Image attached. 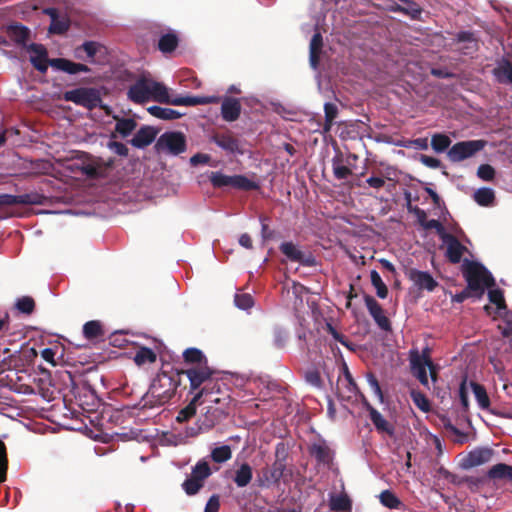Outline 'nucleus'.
Masks as SVG:
<instances>
[{
  "instance_id": "1",
  "label": "nucleus",
  "mask_w": 512,
  "mask_h": 512,
  "mask_svg": "<svg viewBox=\"0 0 512 512\" xmlns=\"http://www.w3.org/2000/svg\"><path fill=\"white\" fill-rule=\"evenodd\" d=\"M178 384L175 377L165 371L157 374L149 387L144 407L162 406L168 403L174 397Z\"/></svg>"
},
{
  "instance_id": "2",
  "label": "nucleus",
  "mask_w": 512,
  "mask_h": 512,
  "mask_svg": "<svg viewBox=\"0 0 512 512\" xmlns=\"http://www.w3.org/2000/svg\"><path fill=\"white\" fill-rule=\"evenodd\" d=\"M462 274L469 289H472L477 298L483 296L486 288L495 286L494 277L479 262L464 259L462 263Z\"/></svg>"
},
{
  "instance_id": "3",
  "label": "nucleus",
  "mask_w": 512,
  "mask_h": 512,
  "mask_svg": "<svg viewBox=\"0 0 512 512\" xmlns=\"http://www.w3.org/2000/svg\"><path fill=\"white\" fill-rule=\"evenodd\" d=\"M128 99L136 104H143L150 99L163 103L167 100V88L160 82L140 77L127 92Z\"/></svg>"
},
{
  "instance_id": "4",
  "label": "nucleus",
  "mask_w": 512,
  "mask_h": 512,
  "mask_svg": "<svg viewBox=\"0 0 512 512\" xmlns=\"http://www.w3.org/2000/svg\"><path fill=\"white\" fill-rule=\"evenodd\" d=\"M185 375L190 382V391L189 393H196L202 387H206L208 385H213L216 380H214V375L216 371L209 367L208 364L192 366L187 369L181 370L178 375Z\"/></svg>"
},
{
  "instance_id": "5",
  "label": "nucleus",
  "mask_w": 512,
  "mask_h": 512,
  "mask_svg": "<svg viewBox=\"0 0 512 512\" xmlns=\"http://www.w3.org/2000/svg\"><path fill=\"white\" fill-rule=\"evenodd\" d=\"M202 392L201 404L207 402L209 405L229 409L232 399L229 393V387L225 383L216 380L213 385L202 387L197 393Z\"/></svg>"
},
{
  "instance_id": "6",
  "label": "nucleus",
  "mask_w": 512,
  "mask_h": 512,
  "mask_svg": "<svg viewBox=\"0 0 512 512\" xmlns=\"http://www.w3.org/2000/svg\"><path fill=\"white\" fill-rule=\"evenodd\" d=\"M229 414V409L221 408L219 406L208 405L205 407V412L202 416L201 424L198 428H188L186 430L187 437H195L200 431H208L223 421Z\"/></svg>"
},
{
  "instance_id": "7",
  "label": "nucleus",
  "mask_w": 512,
  "mask_h": 512,
  "mask_svg": "<svg viewBox=\"0 0 512 512\" xmlns=\"http://www.w3.org/2000/svg\"><path fill=\"white\" fill-rule=\"evenodd\" d=\"M209 180L215 188L231 186L243 191H251L259 188L256 182L248 179L244 175L228 176L221 172H212Z\"/></svg>"
},
{
  "instance_id": "8",
  "label": "nucleus",
  "mask_w": 512,
  "mask_h": 512,
  "mask_svg": "<svg viewBox=\"0 0 512 512\" xmlns=\"http://www.w3.org/2000/svg\"><path fill=\"white\" fill-rule=\"evenodd\" d=\"M65 101H70L76 105L85 107L88 110H92L99 106L102 102L100 93L95 88H76L70 91H66L63 94Z\"/></svg>"
},
{
  "instance_id": "9",
  "label": "nucleus",
  "mask_w": 512,
  "mask_h": 512,
  "mask_svg": "<svg viewBox=\"0 0 512 512\" xmlns=\"http://www.w3.org/2000/svg\"><path fill=\"white\" fill-rule=\"evenodd\" d=\"M486 146L484 140H468L455 143L447 152L451 162H460L472 157Z\"/></svg>"
},
{
  "instance_id": "10",
  "label": "nucleus",
  "mask_w": 512,
  "mask_h": 512,
  "mask_svg": "<svg viewBox=\"0 0 512 512\" xmlns=\"http://www.w3.org/2000/svg\"><path fill=\"white\" fill-rule=\"evenodd\" d=\"M186 138L181 132H165L156 143V148L166 150L172 155H179L186 150Z\"/></svg>"
},
{
  "instance_id": "11",
  "label": "nucleus",
  "mask_w": 512,
  "mask_h": 512,
  "mask_svg": "<svg viewBox=\"0 0 512 512\" xmlns=\"http://www.w3.org/2000/svg\"><path fill=\"white\" fill-rule=\"evenodd\" d=\"M410 364L413 375L419 380V382L428 386V375H427V365L431 364L430 358V350L429 348H425L422 351V354H419L418 351L410 352Z\"/></svg>"
},
{
  "instance_id": "12",
  "label": "nucleus",
  "mask_w": 512,
  "mask_h": 512,
  "mask_svg": "<svg viewBox=\"0 0 512 512\" xmlns=\"http://www.w3.org/2000/svg\"><path fill=\"white\" fill-rule=\"evenodd\" d=\"M210 142L215 143L219 148L227 154H243L240 147V141L232 131L214 132L209 137Z\"/></svg>"
},
{
  "instance_id": "13",
  "label": "nucleus",
  "mask_w": 512,
  "mask_h": 512,
  "mask_svg": "<svg viewBox=\"0 0 512 512\" xmlns=\"http://www.w3.org/2000/svg\"><path fill=\"white\" fill-rule=\"evenodd\" d=\"M494 450L488 447H478L470 451L461 461L462 469L468 470L491 461Z\"/></svg>"
},
{
  "instance_id": "14",
  "label": "nucleus",
  "mask_w": 512,
  "mask_h": 512,
  "mask_svg": "<svg viewBox=\"0 0 512 512\" xmlns=\"http://www.w3.org/2000/svg\"><path fill=\"white\" fill-rule=\"evenodd\" d=\"M31 53L30 62L33 67L42 74H45L50 66L51 59L48 58L47 48L43 44L31 43L26 46Z\"/></svg>"
},
{
  "instance_id": "15",
  "label": "nucleus",
  "mask_w": 512,
  "mask_h": 512,
  "mask_svg": "<svg viewBox=\"0 0 512 512\" xmlns=\"http://www.w3.org/2000/svg\"><path fill=\"white\" fill-rule=\"evenodd\" d=\"M405 275L419 290L432 292L438 286V282L427 271L410 268L406 270Z\"/></svg>"
},
{
  "instance_id": "16",
  "label": "nucleus",
  "mask_w": 512,
  "mask_h": 512,
  "mask_svg": "<svg viewBox=\"0 0 512 512\" xmlns=\"http://www.w3.org/2000/svg\"><path fill=\"white\" fill-rule=\"evenodd\" d=\"M364 302L365 305L378 325V327L386 332H389L392 330L391 322L387 316L384 315V311L382 306L376 301L374 297L371 295H365L364 296Z\"/></svg>"
},
{
  "instance_id": "17",
  "label": "nucleus",
  "mask_w": 512,
  "mask_h": 512,
  "mask_svg": "<svg viewBox=\"0 0 512 512\" xmlns=\"http://www.w3.org/2000/svg\"><path fill=\"white\" fill-rule=\"evenodd\" d=\"M167 100L163 103L176 105V106H197L212 103H218L220 98L218 96H179L171 98L167 92Z\"/></svg>"
},
{
  "instance_id": "18",
  "label": "nucleus",
  "mask_w": 512,
  "mask_h": 512,
  "mask_svg": "<svg viewBox=\"0 0 512 512\" xmlns=\"http://www.w3.org/2000/svg\"><path fill=\"white\" fill-rule=\"evenodd\" d=\"M442 240L447 245L445 255L449 262L452 264L459 263L467 248L454 235L449 233H444Z\"/></svg>"
},
{
  "instance_id": "19",
  "label": "nucleus",
  "mask_w": 512,
  "mask_h": 512,
  "mask_svg": "<svg viewBox=\"0 0 512 512\" xmlns=\"http://www.w3.org/2000/svg\"><path fill=\"white\" fill-rule=\"evenodd\" d=\"M279 249L292 262H298L306 266H310L314 262L311 254L306 255L293 242H283Z\"/></svg>"
},
{
  "instance_id": "20",
  "label": "nucleus",
  "mask_w": 512,
  "mask_h": 512,
  "mask_svg": "<svg viewBox=\"0 0 512 512\" xmlns=\"http://www.w3.org/2000/svg\"><path fill=\"white\" fill-rule=\"evenodd\" d=\"M45 14L51 18L49 26V33L62 35L70 28V20L66 15H60L57 8H47L44 10Z\"/></svg>"
},
{
  "instance_id": "21",
  "label": "nucleus",
  "mask_w": 512,
  "mask_h": 512,
  "mask_svg": "<svg viewBox=\"0 0 512 512\" xmlns=\"http://www.w3.org/2000/svg\"><path fill=\"white\" fill-rule=\"evenodd\" d=\"M309 454L316 459L319 464L330 466L333 461V451L325 440H319L309 446Z\"/></svg>"
},
{
  "instance_id": "22",
  "label": "nucleus",
  "mask_w": 512,
  "mask_h": 512,
  "mask_svg": "<svg viewBox=\"0 0 512 512\" xmlns=\"http://www.w3.org/2000/svg\"><path fill=\"white\" fill-rule=\"evenodd\" d=\"M50 66L59 71H63L67 74L74 75L80 72H90L91 69L82 63H76L66 58H53L50 61Z\"/></svg>"
},
{
  "instance_id": "23",
  "label": "nucleus",
  "mask_w": 512,
  "mask_h": 512,
  "mask_svg": "<svg viewBox=\"0 0 512 512\" xmlns=\"http://www.w3.org/2000/svg\"><path fill=\"white\" fill-rule=\"evenodd\" d=\"M241 114L240 101L233 97H225L221 104V116L227 122L236 121Z\"/></svg>"
},
{
  "instance_id": "24",
  "label": "nucleus",
  "mask_w": 512,
  "mask_h": 512,
  "mask_svg": "<svg viewBox=\"0 0 512 512\" xmlns=\"http://www.w3.org/2000/svg\"><path fill=\"white\" fill-rule=\"evenodd\" d=\"M157 130L151 126H142L130 140L132 146L136 148H145L156 138Z\"/></svg>"
},
{
  "instance_id": "25",
  "label": "nucleus",
  "mask_w": 512,
  "mask_h": 512,
  "mask_svg": "<svg viewBox=\"0 0 512 512\" xmlns=\"http://www.w3.org/2000/svg\"><path fill=\"white\" fill-rule=\"evenodd\" d=\"M202 393H195L189 403L180 409L176 416L177 423H185L188 422L196 415L197 406L201 405V395Z\"/></svg>"
},
{
  "instance_id": "26",
  "label": "nucleus",
  "mask_w": 512,
  "mask_h": 512,
  "mask_svg": "<svg viewBox=\"0 0 512 512\" xmlns=\"http://www.w3.org/2000/svg\"><path fill=\"white\" fill-rule=\"evenodd\" d=\"M323 47V38L321 33L316 32L310 41L309 61L312 68L316 69L319 65L320 54Z\"/></svg>"
},
{
  "instance_id": "27",
  "label": "nucleus",
  "mask_w": 512,
  "mask_h": 512,
  "mask_svg": "<svg viewBox=\"0 0 512 512\" xmlns=\"http://www.w3.org/2000/svg\"><path fill=\"white\" fill-rule=\"evenodd\" d=\"M9 38L18 45L26 46L30 37V30L22 24H13L7 28Z\"/></svg>"
},
{
  "instance_id": "28",
  "label": "nucleus",
  "mask_w": 512,
  "mask_h": 512,
  "mask_svg": "<svg viewBox=\"0 0 512 512\" xmlns=\"http://www.w3.org/2000/svg\"><path fill=\"white\" fill-rule=\"evenodd\" d=\"M83 335L88 340H99L104 338L105 330L99 320H91L83 325Z\"/></svg>"
},
{
  "instance_id": "29",
  "label": "nucleus",
  "mask_w": 512,
  "mask_h": 512,
  "mask_svg": "<svg viewBox=\"0 0 512 512\" xmlns=\"http://www.w3.org/2000/svg\"><path fill=\"white\" fill-rule=\"evenodd\" d=\"M253 478L252 467L248 463H242L235 471L233 481L239 488L246 487Z\"/></svg>"
},
{
  "instance_id": "30",
  "label": "nucleus",
  "mask_w": 512,
  "mask_h": 512,
  "mask_svg": "<svg viewBox=\"0 0 512 512\" xmlns=\"http://www.w3.org/2000/svg\"><path fill=\"white\" fill-rule=\"evenodd\" d=\"M487 477L493 480L507 479L512 481V466L505 463H498L488 470Z\"/></svg>"
},
{
  "instance_id": "31",
  "label": "nucleus",
  "mask_w": 512,
  "mask_h": 512,
  "mask_svg": "<svg viewBox=\"0 0 512 512\" xmlns=\"http://www.w3.org/2000/svg\"><path fill=\"white\" fill-rule=\"evenodd\" d=\"M179 44V38L176 33L174 32H168L166 34H163L159 41H158V49L164 53H171L173 52Z\"/></svg>"
},
{
  "instance_id": "32",
  "label": "nucleus",
  "mask_w": 512,
  "mask_h": 512,
  "mask_svg": "<svg viewBox=\"0 0 512 512\" xmlns=\"http://www.w3.org/2000/svg\"><path fill=\"white\" fill-rule=\"evenodd\" d=\"M116 120L115 133L120 134L123 138L128 137L137 127V122L132 118H121L113 116Z\"/></svg>"
},
{
  "instance_id": "33",
  "label": "nucleus",
  "mask_w": 512,
  "mask_h": 512,
  "mask_svg": "<svg viewBox=\"0 0 512 512\" xmlns=\"http://www.w3.org/2000/svg\"><path fill=\"white\" fill-rule=\"evenodd\" d=\"M369 416L377 431L393 435V426L381 415L377 409L371 408V414Z\"/></svg>"
},
{
  "instance_id": "34",
  "label": "nucleus",
  "mask_w": 512,
  "mask_h": 512,
  "mask_svg": "<svg viewBox=\"0 0 512 512\" xmlns=\"http://www.w3.org/2000/svg\"><path fill=\"white\" fill-rule=\"evenodd\" d=\"M286 470V464L283 460L276 459L270 469L264 473L266 480L271 483H278L281 478L284 477Z\"/></svg>"
},
{
  "instance_id": "35",
  "label": "nucleus",
  "mask_w": 512,
  "mask_h": 512,
  "mask_svg": "<svg viewBox=\"0 0 512 512\" xmlns=\"http://www.w3.org/2000/svg\"><path fill=\"white\" fill-rule=\"evenodd\" d=\"M183 359L186 364L192 366H199L208 364L207 357L198 348H188L183 352Z\"/></svg>"
},
{
  "instance_id": "36",
  "label": "nucleus",
  "mask_w": 512,
  "mask_h": 512,
  "mask_svg": "<svg viewBox=\"0 0 512 512\" xmlns=\"http://www.w3.org/2000/svg\"><path fill=\"white\" fill-rule=\"evenodd\" d=\"M493 73L500 83L512 85V63L509 60H503Z\"/></svg>"
},
{
  "instance_id": "37",
  "label": "nucleus",
  "mask_w": 512,
  "mask_h": 512,
  "mask_svg": "<svg viewBox=\"0 0 512 512\" xmlns=\"http://www.w3.org/2000/svg\"><path fill=\"white\" fill-rule=\"evenodd\" d=\"M329 506L335 512H351L352 510V502L346 494L331 496Z\"/></svg>"
},
{
  "instance_id": "38",
  "label": "nucleus",
  "mask_w": 512,
  "mask_h": 512,
  "mask_svg": "<svg viewBox=\"0 0 512 512\" xmlns=\"http://www.w3.org/2000/svg\"><path fill=\"white\" fill-rule=\"evenodd\" d=\"M343 156L336 155L332 158V169L337 180H344L352 175V169L343 164Z\"/></svg>"
},
{
  "instance_id": "39",
  "label": "nucleus",
  "mask_w": 512,
  "mask_h": 512,
  "mask_svg": "<svg viewBox=\"0 0 512 512\" xmlns=\"http://www.w3.org/2000/svg\"><path fill=\"white\" fill-rule=\"evenodd\" d=\"M147 111L152 116L162 119V120H174L181 117V113L171 108H163L161 106H150L147 108Z\"/></svg>"
},
{
  "instance_id": "40",
  "label": "nucleus",
  "mask_w": 512,
  "mask_h": 512,
  "mask_svg": "<svg viewBox=\"0 0 512 512\" xmlns=\"http://www.w3.org/2000/svg\"><path fill=\"white\" fill-rule=\"evenodd\" d=\"M46 197L37 192L15 195V205H43Z\"/></svg>"
},
{
  "instance_id": "41",
  "label": "nucleus",
  "mask_w": 512,
  "mask_h": 512,
  "mask_svg": "<svg viewBox=\"0 0 512 512\" xmlns=\"http://www.w3.org/2000/svg\"><path fill=\"white\" fill-rule=\"evenodd\" d=\"M456 40L458 43H466V46L461 48L464 54H469L478 49L477 40L474 38V34L469 31H461L457 34Z\"/></svg>"
},
{
  "instance_id": "42",
  "label": "nucleus",
  "mask_w": 512,
  "mask_h": 512,
  "mask_svg": "<svg viewBox=\"0 0 512 512\" xmlns=\"http://www.w3.org/2000/svg\"><path fill=\"white\" fill-rule=\"evenodd\" d=\"M102 48V46L95 42V41H86L81 46L77 47L75 50L76 57L79 59H82V56L79 55V52L83 50L87 58L89 59L90 63H95L94 57L99 52V50Z\"/></svg>"
},
{
  "instance_id": "43",
  "label": "nucleus",
  "mask_w": 512,
  "mask_h": 512,
  "mask_svg": "<svg viewBox=\"0 0 512 512\" xmlns=\"http://www.w3.org/2000/svg\"><path fill=\"white\" fill-rule=\"evenodd\" d=\"M157 360V354L148 347H140L134 356V362L138 365H144L146 363H154Z\"/></svg>"
},
{
  "instance_id": "44",
  "label": "nucleus",
  "mask_w": 512,
  "mask_h": 512,
  "mask_svg": "<svg viewBox=\"0 0 512 512\" xmlns=\"http://www.w3.org/2000/svg\"><path fill=\"white\" fill-rule=\"evenodd\" d=\"M471 387L480 408L483 410L488 409L490 406V399L485 387L476 382H471Z\"/></svg>"
},
{
  "instance_id": "45",
  "label": "nucleus",
  "mask_w": 512,
  "mask_h": 512,
  "mask_svg": "<svg viewBox=\"0 0 512 512\" xmlns=\"http://www.w3.org/2000/svg\"><path fill=\"white\" fill-rule=\"evenodd\" d=\"M451 144V139L449 136L443 133H436L431 138V146L433 150L437 153H442L446 151Z\"/></svg>"
},
{
  "instance_id": "46",
  "label": "nucleus",
  "mask_w": 512,
  "mask_h": 512,
  "mask_svg": "<svg viewBox=\"0 0 512 512\" xmlns=\"http://www.w3.org/2000/svg\"><path fill=\"white\" fill-rule=\"evenodd\" d=\"M475 201L481 206H490L495 199L494 191L490 188H480L474 194Z\"/></svg>"
},
{
  "instance_id": "47",
  "label": "nucleus",
  "mask_w": 512,
  "mask_h": 512,
  "mask_svg": "<svg viewBox=\"0 0 512 512\" xmlns=\"http://www.w3.org/2000/svg\"><path fill=\"white\" fill-rule=\"evenodd\" d=\"M380 502L389 509H399L403 506L401 500L390 490H384L380 494Z\"/></svg>"
},
{
  "instance_id": "48",
  "label": "nucleus",
  "mask_w": 512,
  "mask_h": 512,
  "mask_svg": "<svg viewBox=\"0 0 512 512\" xmlns=\"http://www.w3.org/2000/svg\"><path fill=\"white\" fill-rule=\"evenodd\" d=\"M370 279L372 285L376 289V294L379 298L384 299L388 295V288L386 284L383 282L380 274L376 270H372L370 272Z\"/></svg>"
},
{
  "instance_id": "49",
  "label": "nucleus",
  "mask_w": 512,
  "mask_h": 512,
  "mask_svg": "<svg viewBox=\"0 0 512 512\" xmlns=\"http://www.w3.org/2000/svg\"><path fill=\"white\" fill-rule=\"evenodd\" d=\"M35 301L31 296H22L17 299L15 308L23 314L31 315L35 310Z\"/></svg>"
},
{
  "instance_id": "50",
  "label": "nucleus",
  "mask_w": 512,
  "mask_h": 512,
  "mask_svg": "<svg viewBox=\"0 0 512 512\" xmlns=\"http://www.w3.org/2000/svg\"><path fill=\"white\" fill-rule=\"evenodd\" d=\"M324 113H325V122H324V131H330L334 120L338 116V108L334 103H325L324 105Z\"/></svg>"
},
{
  "instance_id": "51",
  "label": "nucleus",
  "mask_w": 512,
  "mask_h": 512,
  "mask_svg": "<svg viewBox=\"0 0 512 512\" xmlns=\"http://www.w3.org/2000/svg\"><path fill=\"white\" fill-rule=\"evenodd\" d=\"M232 451L230 446L223 445L220 447H216L211 452V458L216 463H223L231 459Z\"/></svg>"
},
{
  "instance_id": "52",
  "label": "nucleus",
  "mask_w": 512,
  "mask_h": 512,
  "mask_svg": "<svg viewBox=\"0 0 512 512\" xmlns=\"http://www.w3.org/2000/svg\"><path fill=\"white\" fill-rule=\"evenodd\" d=\"M393 10L402 12L405 15H409L414 19L419 18V16L422 13L421 7L417 3L410 0H408L406 6L396 5V7Z\"/></svg>"
},
{
  "instance_id": "53",
  "label": "nucleus",
  "mask_w": 512,
  "mask_h": 512,
  "mask_svg": "<svg viewBox=\"0 0 512 512\" xmlns=\"http://www.w3.org/2000/svg\"><path fill=\"white\" fill-rule=\"evenodd\" d=\"M211 469L206 461H199L192 469L191 475L202 482L211 475Z\"/></svg>"
},
{
  "instance_id": "54",
  "label": "nucleus",
  "mask_w": 512,
  "mask_h": 512,
  "mask_svg": "<svg viewBox=\"0 0 512 512\" xmlns=\"http://www.w3.org/2000/svg\"><path fill=\"white\" fill-rule=\"evenodd\" d=\"M203 486L204 482L193 477L192 475L182 484L184 491L190 496L197 494Z\"/></svg>"
},
{
  "instance_id": "55",
  "label": "nucleus",
  "mask_w": 512,
  "mask_h": 512,
  "mask_svg": "<svg viewBox=\"0 0 512 512\" xmlns=\"http://www.w3.org/2000/svg\"><path fill=\"white\" fill-rule=\"evenodd\" d=\"M8 456L7 448L2 439H0V483L4 482L7 477Z\"/></svg>"
},
{
  "instance_id": "56",
  "label": "nucleus",
  "mask_w": 512,
  "mask_h": 512,
  "mask_svg": "<svg viewBox=\"0 0 512 512\" xmlns=\"http://www.w3.org/2000/svg\"><path fill=\"white\" fill-rule=\"evenodd\" d=\"M235 305L243 310H247L253 307L254 299L249 293H236L234 296Z\"/></svg>"
},
{
  "instance_id": "57",
  "label": "nucleus",
  "mask_w": 512,
  "mask_h": 512,
  "mask_svg": "<svg viewBox=\"0 0 512 512\" xmlns=\"http://www.w3.org/2000/svg\"><path fill=\"white\" fill-rule=\"evenodd\" d=\"M381 176H370L366 183L375 189H381L385 185V179L392 180L390 177V168L386 169L385 172H380Z\"/></svg>"
},
{
  "instance_id": "58",
  "label": "nucleus",
  "mask_w": 512,
  "mask_h": 512,
  "mask_svg": "<svg viewBox=\"0 0 512 512\" xmlns=\"http://www.w3.org/2000/svg\"><path fill=\"white\" fill-rule=\"evenodd\" d=\"M411 398L414 402V404L423 412L430 411V402L428 398L421 392L412 391L411 392Z\"/></svg>"
},
{
  "instance_id": "59",
  "label": "nucleus",
  "mask_w": 512,
  "mask_h": 512,
  "mask_svg": "<svg viewBox=\"0 0 512 512\" xmlns=\"http://www.w3.org/2000/svg\"><path fill=\"white\" fill-rule=\"evenodd\" d=\"M489 301L496 305L498 310L506 309V303L503 291L500 289L490 290L488 293Z\"/></svg>"
},
{
  "instance_id": "60",
  "label": "nucleus",
  "mask_w": 512,
  "mask_h": 512,
  "mask_svg": "<svg viewBox=\"0 0 512 512\" xmlns=\"http://www.w3.org/2000/svg\"><path fill=\"white\" fill-rule=\"evenodd\" d=\"M326 330L334 338V340L341 343L346 348L354 350L352 343L343 334L339 333L330 323L327 324Z\"/></svg>"
},
{
  "instance_id": "61",
  "label": "nucleus",
  "mask_w": 512,
  "mask_h": 512,
  "mask_svg": "<svg viewBox=\"0 0 512 512\" xmlns=\"http://www.w3.org/2000/svg\"><path fill=\"white\" fill-rule=\"evenodd\" d=\"M81 172L89 179H98L103 176L99 164H86L82 166Z\"/></svg>"
},
{
  "instance_id": "62",
  "label": "nucleus",
  "mask_w": 512,
  "mask_h": 512,
  "mask_svg": "<svg viewBox=\"0 0 512 512\" xmlns=\"http://www.w3.org/2000/svg\"><path fill=\"white\" fill-rule=\"evenodd\" d=\"M477 176L484 181H492L495 177V169L489 164H481L477 169Z\"/></svg>"
},
{
  "instance_id": "63",
  "label": "nucleus",
  "mask_w": 512,
  "mask_h": 512,
  "mask_svg": "<svg viewBox=\"0 0 512 512\" xmlns=\"http://www.w3.org/2000/svg\"><path fill=\"white\" fill-rule=\"evenodd\" d=\"M367 381L374 394L379 398L380 402H383L384 396L376 376L373 373H368Z\"/></svg>"
},
{
  "instance_id": "64",
  "label": "nucleus",
  "mask_w": 512,
  "mask_h": 512,
  "mask_svg": "<svg viewBox=\"0 0 512 512\" xmlns=\"http://www.w3.org/2000/svg\"><path fill=\"white\" fill-rule=\"evenodd\" d=\"M220 510V496L213 494L207 501L204 512H219Z\"/></svg>"
}]
</instances>
